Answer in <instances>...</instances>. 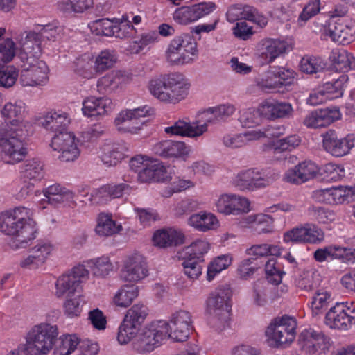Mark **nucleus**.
I'll return each mask as SVG.
<instances>
[{
  "instance_id": "nucleus-25",
  "label": "nucleus",
  "mask_w": 355,
  "mask_h": 355,
  "mask_svg": "<svg viewBox=\"0 0 355 355\" xmlns=\"http://www.w3.org/2000/svg\"><path fill=\"white\" fill-rule=\"evenodd\" d=\"M153 151L165 158H182L189 153L190 147L183 141L164 140L155 144Z\"/></svg>"
},
{
  "instance_id": "nucleus-34",
  "label": "nucleus",
  "mask_w": 355,
  "mask_h": 355,
  "mask_svg": "<svg viewBox=\"0 0 355 355\" xmlns=\"http://www.w3.org/2000/svg\"><path fill=\"white\" fill-rule=\"evenodd\" d=\"M44 195L49 204L57 206L64 202H71L74 198V193L69 189L55 184L44 191Z\"/></svg>"
},
{
  "instance_id": "nucleus-21",
  "label": "nucleus",
  "mask_w": 355,
  "mask_h": 355,
  "mask_svg": "<svg viewBox=\"0 0 355 355\" xmlns=\"http://www.w3.org/2000/svg\"><path fill=\"white\" fill-rule=\"evenodd\" d=\"M289 50V44L284 40L268 38L262 40L259 43V56L263 60V64L272 62Z\"/></svg>"
},
{
  "instance_id": "nucleus-48",
  "label": "nucleus",
  "mask_w": 355,
  "mask_h": 355,
  "mask_svg": "<svg viewBox=\"0 0 355 355\" xmlns=\"http://www.w3.org/2000/svg\"><path fill=\"white\" fill-rule=\"evenodd\" d=\"M75 71L85 78L89 79L94 77L97 73L92 56L85 53L78 58L75 62Z\"/></svg>"
},
{
  "instance_id": "nucleus-6",
  "label": "nucleus",
  "mask_w": 355,
  "mask_h": 355,
  "mask_svg": "<svg viewBox=\"0 0 355 355\" xmlns=\"http://www.w3.org/2000/svg\"><path fill=\"white\" fill-rule=\"evenodd\" d=\"M27 150L18 130L10 127H0V157L6 164L21 162Z\"/></svg>"
},
{
  "instance_id": "nucleus-41",
  "label": "nucleus",
  "mask_w": 355,
  "mask_h": 355,
  "mask_svg": "<svg viewBox=\"0 0 355 355\" xmlns=\"http://www.w3.org/2000/svg\"><path fill=\"white\" fill-rule=\"evenodd\" d=\"M148 87L150 93L160 101L173 103L171 97L169 99H166L167 97L165 98L166 96H163L165 94L169 95L171 93L167 84L166 76L150 80Z\"/></svg>"
},
{
  "instance_id": "nucleus-30",
  "label": "nucleus",
  "mask_w": 355,
  "mask_h": 355,
  "mask_svg": "<svg viewBox=\"0 0 355 355\" xmlns=\"http://www.w3.org/2000/svg\"><path fill=\"white\" fill-rule=\"evenodd\" d=\"M27 113L26 104L21 101L5 104L1 110V115L8 125L19 126L24 121Z\"/></svg>"
},
{
  "instance_id": "nucleus-60",
  "label": "nucleus",
  "mask_w": 355,
  "mask_h": 355,
  "mask_svg": "<svg viewBox=\"0 0 355 355\" xmlns=\"http://www.w3.org/2000/svg\"><path fill=\"white\" fill-rule=\"evenodd\" d=\"M147 315L148 308L142 304H136L128 309L124 318L140 327Z\"/></svg>"
},
{
  "instance_id": "nucleus-40",
  "label": "nucleus",
  "mask_w": 355,
  "mask_h": 355,
  "mask_svg": "<svg viewBox=\"0 0 355 355\" xmlns=\"http://www.w3.org/2000/svg\"><path fill=\"white\" fill-rule=\"evenodd\" d=\"M126 148L119 144H106L103 147L102 161L108 166H116L125 156Z\"/></svg>"
},
{
  "instance_id": "nucleus-45",
  "label": "nucleus",
  "mask_w": 355,
  "mask_h": 355,
  "mask_svg": "<svg viewBox=\"0 0 355 355\" xmlns=\"http://www.w3.org/2000/svg\"><path fill=\"white\" fill-rule=\"evenodd\" d=\"M253 130L239 134H227L223 137V144L230 148H242L249 142L255 141Z\"/></svg>"
},
{
  "instance_id": "nucleus-39",
  "label": "nucleus",
  "mask_w": 355,
  "mask_h": 355,
  "mask_svg": "<svg viewBox=\"0 0 355 355\" xmlns=\"http://www.w3.org/2000/svg\"><path fill=\"white\" fill-rule=\"evenodd\" d=\"M125 80L121 71H112L100 78L97 81V90L101 94L110 92L117 89Z\"/></svg>"
},
{
  "instance_id": "nucleus-46",
  "label": "nucleus",
  "mask_w": 355,
  "mask_h": 355,
  "mask_svg": "<svg viewBox=\"0 0 355 355\" xmlns=\"http://www.w3.org/2000/svg\"><path fill=\"white\" fill-rule=\"evenodd\" d=\"M348 81V76L345 74H340L337 78H334L331 81L325 82L322 87L324 92L329 94L330 99L339 98L343 96L344 88Z\"/></svg>"
},
{
  "instance_id": "nucleus-33",
  "label": "nucleus",
  "mask_w": 355,
  "mask_h": 355,
  "mask_svg": "<svg viewBox=\"0 0 355 355\" xmlns=\"http://www.w3.org/2000/svg\"><path fill=\"white\" fill-rule=\"evenodd\" d=\"M188 224L200 232H207L216 230L219 227L217 217L211 212L200 211L192 214L188 218Z\"/></svg>"
},
{
  "instance_id": "nucleus-63",
  "label": "nucleus",
  "mask_w": 355,
  "mask_h": 355,
  "mask_svg": "<svg viewBox=\"0 0 355 355\" xmlns=\"http://www.w3.org/2000/svg\"><path fill=\"white\" fill-rule=\"evenodd\" d=\"M18 72L13 66L0 65V85L4 87H12L16 82Z\"/></svg>"
},
{
  "instance_id": "nucleus-24",
  "label": "nucleus",
  "mask_w": 355,
  "mask_h": 355,
  "mask_svg": "<svg viewBox=\"0 0 355 355\" xmlns=\"http://www.w3.org/2000/svg\"><path fill=\"white\" fill-rule=\"evenodd\" d=\"M318 171L319 168L315 163L304 161L286 171L284 179L290 183L302 184L315 178Z\"/></svg>"
},
{
  "instance_id": "nucleus-32",
  "label": "nucleus",
  "mask_w": 355,
  "mask_h": 355,
  "mask_svg": "<svg viewBox=\"0 0 355 355\" xmlns=\"http://www.w3.org/2000/svg\"><path fill=\"white\" fill-rule=\"evenodd\" d=\"M184 239V236L182 231L170 227L156 231L153 240L155 245L166 248L182 244Z\"/></svg>"
},
{
  "instance_id": "nucleus-15",
  "label": "nucleus",
  "mask_w": 355,
  "mask_h": 355,
  "mask_svg": "<svg viewBox=\"0 0 355 355\" xmlns=\"http://www.w3.org/2000/svg\"><path fill=\"white\" fill-rule=\"evenodd\" d=\"M193 329L190 312L180 310L172 314L168 323V338L177 341H185Z\"/></svg>"
},
{
  "instance_id": "nucleus-22",
  "label": "nucleus",
  "mask_w": 355,
  "mask_h": 355,
  "mask_svg": "<svg viewBox=\"0 0 355 355\" xmlns=\"http://www.w3.org/2000/svg\"><path fill=\"white\" fill-rule=\"evenodd\" d=\"M340 117L341 114L338 107H327L309 114L304 121V124L308 128H319L329 125Z\"/></svg>"
},
{
  "instance_id": "nucleus-64",
  "label": "nucleus",
  "mask_w": 355,
  "mask_h": 355,
  "mask_svg": "<svg viewBox=\"0 0 355 355\" xmlns=\"http://www.w3.org/2000/svg\"><path fill=\"white\" fill-rule=\"evenodd\" d=\"M184 261L182 266L184 273L191 279H197L202 273L200 263L203 261H198L191 257H182Z\"/></svg>"
},
{
  "instance_id": "nucleus-31",
  "label": "nucleus",
  "mask_w": 355,
  "mask_h": 355,
  "mask_svg": "<svg viewBox=\"0 0 355 355\" xmlns=\"http://www.w3.org/2000/svg\"><path fill=\"white\" fill-rule=\"evenodd\" d=\"M259 110L268 119H275L288 116L291 114L293 108L288 103L268 100L261 105Z\"/></svg>"
},
{
  "instance_id": "nucleus-20",
  "label": "nucleus",
  "mask_w": 355,
  "mask_h": 355,
  "mask_svg": "<svg viewBox=\"0 0 355 355\" xmlns=\"http://www.w3.org/2000/svg\"><path fill=\"white\" fill-rule=\"evenodd\" d=\"M144 15V12L139 10L125 12L122 15L120 22L117 24H114L113 36L120 39L134 37L137 34V29L133 24H141Z\"/></svg>"
},
{
  "instance_id": "nucleus-4",
  "label": "nucleus",
  "mask_w": 355,
  "mask_h": 355,
  "mask_svg": "<svg viewBox=\"0 0 355 355\" xmlns=\"http://www.w3.org/2000/svg\"><path fill=\"white\" fill-rule=\"evenodd\" d=\"M232 291L227 286L216 289L207 300L209 324L216 330H222L230 319L232 310Z\"/></svg>"
},
{
  "instance_id": "nucleus-3",
  "label": "nucleus",
  "mask_w": 355,
  "mask_h": 355,
  "mask_svg": "<svg viewBox=\"0 0 355 355\" xmlns=\"http://www.w3.org/2000/svg\"><path fill=\"white\" fill-rule=\"evenodd\" d=\"M58 336L56 325L41 323L28 333L26 343L18 346L12 355H46L55 345Z\"/></svg>"
},
{
  "instance_id": "nucleus-59",
  "label": "nucleus",
  "mask_w": 355,
  "mask_h": 355,
  "mask_svg": "<svg viewBox=\"0 0 355 355\" xmlns=\"http://www.w3.org/2000/svg\"><path fill=\"white\" fill-rule=\"evenodd\" d=\"M331 302V294L326 291H318L312 297L311 310L313 315L320 314Z\"/></svg>"
},
{
  "instance_id": "nucleus-61",
  "label": "nucleus",
  "mask_w": 355,
  "mask_h": 355,
  "mask_svg": "<svg viewBox=\"0 0 355 355\" xmlns=\"http://www.w3.org/2000/svg\"><path fill=\"white\" fill-rule=\"evenodd\" d=\"M324 64L320 58L306 57L303 58L300 62V69L307 74L317 73L321 71Z\"/></svg>"
},
{
  "instance_id": "nucleus-14",
  "label": "nucleus",
  "mask_w": 355,
  "mask_h": 355,
  "mask_svg": "<svg viewBox=\"0 0 355 355\" xmlns=\"http://www.w3.org/2000/svg\"><path fill=\"white\" fill-rule=\"evenodd\" d=\"M355 137L347 135L339 137L334 130H329L322 135V146L324 150L335 157H341L349 153L354 146Z\"/></svg>"
},
{
  "instance_id": "nucleus-11",
  "label": "nucleus",
  "mask_w": 355,
  "mask_h": 355,
  "mask_svg": "<svg viewBox=\"0 0 355 355\" xmlns=\"http://www.w3.org/2000/svg\"><path fill=\"white\" fill-rule=\"evenodd\" d=\"M324 322L331 329H349L355 324V303L337 302L326 313Z\"/></svg>"
},
{
  "instance_id": "nucleus-27",
  "label": "nucleus",
  "mask_w": 355,
  "mask_h": 355,
  "mask_svg": "<svg viewBox=\"0 0 355 355\" xmlns=\"http://www.w3.org/2000/svg\"><path fill=\"white\" fill-rule=\"evenodd\" d=\"M37 123L47 130L66 132L64 130L70 123L67 113L62 111H51L37 119Z\"/></svg>"
},
{
  "instance_id": "nucleus-8",
  "label": "nucleus",
  "mask_w": 355,
  "mask_h": 355,
  "mask_svg": "<svg viewBox=\"0 0 355 355\" xmlns=\"http://www.w3.org/2000/svg\"><path fill=\"white\" fill-rule=\"evenodd\" d=\"M166 338H168V323L165 320L153 322L134 342L133 347L139 353L150 352Z\"/></svg>"
},
{
  "instance_id": "nucleus-52",
  "label": "nucleus",
  "mask_w": 355,
  "mask_h": 355,
  "mask_svg": "<svg viewBox=\"0 0 355 355\" xmlns=\"http://www.w3.org/2000/svg\"><path fill=\"white\" fill-rule=\"evenodd\" d=\"M85 302L80 293L74 296H67L63 302L64 314L69 318L78 317L82 312L83 305Z\"/></svg>"
},
{
  "instance_id": "nucleus-44",
  "label": "nucleus",
  "mask_w": 355,
  "mask_h": 355,
  "mask_svg": "<svg viewBox=\"0 0 355 355\" xmlns=\"http://www.w3.org/2000/svg\"><path fill=\"white\" fill-rule=\"evenodd\" d=\"M86 266L90 269L92 274L96 277H105L113 270V264L110 258L106 256L87 261Z\"/></svg>"
},
{
  "instance_id": "nucleus-43",
  "label": "nucleus",
  "mask_w": 355,
  "mask_h": 355,
  "mask_svg": "<svg viewBox=\"0 0 355 355\" xmlns=\"http://www.w3.org/2000/svg\"><path fill=\"white\" fill-rule=\"evenodd\" d=\"M137 296L138 288L137 286L124 285L116 292L113 297V302L116 306L126 308Z\"/></svg>"
},
{
  "instance_id": "nucleus-26",
  "label": "nucleus",
  "mask_w": 355,
  "mask_h": 355,
  "mask_svg": "<svg viewBox=\"0 0 355 355\" xmlns=\"http://www.w3.org/2000/svg\"><path fill=\"white\" fill-rule=\"evenodd\" d=\"M167 84L168 85L171 94H164L166 99L171 98L173 104L184 99L188 95L190 84L187 78L181 73H173L166 75Z\"/></svg>"
},
{
  "instance_id": "nucleus-47",
  "label": "nucleus",
  "mask_w": 355,
  "mask_h": 355,
  "mask_svg": "<svg viewBox=\"0 0 355 355\" xmlns=\"http://www.w3.org/2000/svg\"><path fill=\"white\" fill-rule=\"evenodd\" d=\"M282 248L277 245L268 243L257 244L246 250V254L250 259L255 260L268 255L278 257L281 254Z\"/></svg>"
},
{
  "instance_id": "nucleus-49",
  "label": "nucleus",
  "mask_w": 355,
  "mask_h": 355,
  "mask_svg": "<svg viewBox=\"0 0 355 355\" xmlns=\"http://www.w3.org/2000/svg\"><path fill=\"white\" fill-rule=\"evenodd\" d=\"M209 250V244L207 241L198 239L183 249L182 257L204 261L203 257Z\"/></svg>"
},
{
  "instance_id": "nucleus-5",
  "label": "nucleus",
  "mask_w": 355,
  "mask_h": 355,
  "mask_svg": "<svg viewBox=\"0 0 355 355\" xmlns=\"http://www.w3.org/2000/svg\"><path fill=\"white\" fill-rule=\"evenodd\" d=\"M197 56V43L187 34L175 37L170 41L165 51L166 60L172 65L191 64Z\"/></svg>"
},
{
  "instance_id": "nucleus-7",
  "label": "nucleus",
  "mask_w": 355,
  "mask_h": 355,
  "mask_svg": "<svg viewBox=\"0 0 355 355\" xmlns=\"http://www.w3.org/2000/svg\"><path fill=\"white\" fill-rule=\"evenodd\" d=\"M296 320L288 315L276 318L266 330V336L269 346L272 347H284L291 343L295 337Z\"/></svg>"
},
{
  "instance_id": "nucleus-19",
  "label": "nucleus",
  "mask_w": 355,
  "mask_h": 355,
  "mask_svg": "<svg viewBox=\"0 0 355 355\" xmlns=\"http://www.w3.org/2000/svg\"><path fill=\"white\" fill-rule=\"evenodd\" d=\"M250 202L245 198L230 194L221 195L216 202V209L225 215H238L248 212Z\"/></svg>"
},
{
  "instance_id": "nucleus-12",
  "label": "nucleus",
  "mask_w": 355,
  "mask_h": 355,
  "mask_svg": "<svg viewBox=\"0 0 355 355\" xmlns=\"http://www.w3.org/2000/svg\"><path fill=\"white\" fill-rule=\"evenodd\" d=\"M299 349L307 354H326L330 348V338L313 329L303 330L297 339Z\"/></svg>"
},
{
  "instance_id": "nucleus-38",
  "label": "nucleus",
  "mask_w": 355,
  "mask_h": 355,
  "mask_svg": "<svg viewBox=\"0 0 355 355\" xmlns=\"http://www.w3.org/2000/svg\"><path fill=\"white\" fill-rule=\"evenodd\" d=\"M20 173L24 181L29 180L34 184L44 178V164L37 159L26 160Z\"/></svg>"
},
{
  "instance_id": "nucleus-56",
  "label": "nucleus",
  "mask_w": 355,
  "mask_h": 355,
  "mask_svg": "<svg viewBox=\"0 0 355 355\" xmlns=\"http://www.w3.org/2000/svg\"><path fill=\"white\" fill-rule=\"evenodd\" d=\"M140 327L124 318L119 327L117 335L118 341L122 345L127 344L135 337Z\"/></svg>"
},
{
  "instance_id": "nucleus-36",
  "label": "nucleus",
  "mask_w": 355,
  "mask_h": 355,
  "mask_svg": "<svg viewBox=\"0 0 355 355\" xmlns=\"http://www.w3.org/2000/svg\"><path fill=\"white\" fill-rule=\"evenodd\" d=\"M93 0H59L58 10L67 16L83 14L93 7Z\"/></svg>"
},
{
  "instance_id": "nucleus-51",
  "label": "nucleus",
  "mask_w": 355,
  "mask_h": 355,
  "mask_svg": "<svg viewBox=\"0 0 355 355\" xmlns=\"http://www.w3.org/2000/svg\"><path fill=\"white\" fill-rule=\"evenodd\" d=\"M117 60L116 53L112 50L105 49L101 51L95 58L96 72L102 73L112 68Z\"/></svg>"
},
{
  "instance_id": "nucleus-54",
  "label": "nucleus",
  "mask_w": 355,
  "mask_h": 355,
  "mask_svg": "<svg viewBox=\"0 0 355 355\" xmlns=\"http://www.w3.org/2000/svg\"><path fill=\"white\" fill-rule=\"evenodd\" d=\"M158 34L155 31H148L140 35L137 40H133L129 45L132 53L138 54L146 47L157 42Z\"/></svg>"
},
{
  "instance_id": "nucleus-57",
  "label": "nucleus",
  "mask_w": 355,
  "mask_h": 355,
  "mask_svg": "<svg viewBox=\"0 0 355 355\" xmlns=\"http://www.w3.org/2000/svg\"><path fill=\"white\" fill-rule=\"evenodd\" d=\"M114 23L107 18H102L90 22L88 24L91 31L96 35L112 37L114 33Z\"/></svg>"
},
{
  "instance_id": "nucleus-18",
  "label": "nucleus",
  "mask_w": 355,
  "mask_h": 355,
  "mask_svg": "<svg viewBox=\"0 0 355 355\" xmlns=\"http://www.w3.org/2000/svg\"><path fill=\"white\" fill-rule=\"evenodd\" d=\"M148 275L146 259L139 254L128 257L121 270V278L125 282L137 283Z\"/></svg>"
},
{
  "instance_id": "nucleus-55",
  "label": "nucleus",
  "mask_w": 355,
  "mask_h": 355,
  "mask_svg": "<svg viewBox=\"0 0 355 355\" xmlns=\"http://www.w3.org/2000/svg\"><path fill=\"white\" fill-rule=\"evenodd\" d=\"M231 263L232 259L228 255H221L215 258L207 267V279L209 282L212 281L222 270L227 268Z\"/></svg>"
},
{
  "instance_id": "nucleus-53",
  "label": "nucleus",
  "mask_w": 355,
  "mask_h": 355,
  "mask_svg": "<svg viewBox=\"0 0 355 355\" xmlns=\"http://www.w3.org/2000/svg\"><path fill=\"white\" fill-rule=\"evenodd\" d=\"M56 341L54 355H70L79 344L78 338L74 335L61 336Z\"/></svg>"
},
{
  "instance_id": "nucleus-10",
  "label": "nucleus",
  "mask_w": 355,
  "mask_h": 355,
  "mask_svg": "<svg viewBox=\"0 0 355 355\" xmlns=\"http://www.w3.org/2000/svg\"><path fill=\"white\" fill-rule=\"evenodd\" d=\"M332 41L347 45L355 40V21L349 17L330 19L321 30Z\"/></svg>"
},
{
  "instance_id": "nucleus-42",
  "label": "nucleus",
  "mask_w": 355,
  "mask_h": 355,
  "mask_svg": "<svg viewBox=\"0 0 355 355\" xmlns=\"http://www.w3.org/2000/svg\"><path fill=\"white\" fill-rule=\"evenodd\" d=\"M331 60L334 67L337 71H347L355 67V58L344 49L333 51Z\"/></svg>"
},
{
  "instance_id": "nucleus-1",
  "label": "nucleus",
  "mask_w": 355,
  "mask_h": 355,
  "mask_svg": "<svg viewBox=\"0 0 355 355\" xmlns=\"http://www.w3.org/2000/svg\"><path fill=\"white\" fill-rule=\"evenodd\" d=\"M21 58L24 60L19 81L23 86L35 87L46 84L49 80V69L39 59L42 46L35 32L28 33L21 44Z\"/></svg>"
},
{
  "instance_id": "nucleus-16",
  "label": "nucleus",
  "mask_w": 355,
  "mask_h": 355,
  "mask_svg": "<svg viewBox=\"0 0 355 355\" xmlns=\"http://www.w3.org/2000/svg\"><path fill=\"white\" fill-rule=\"evenodd\" d=\"M271 179L257 168L240 171L234 179V184L241 191H254L270 184Z\"/></svg>"
},
{
  "instance_id": "nucleus-35",
  "label": "nucleus",
  "mask_w": 355,
  "mask_h": 355,
  "mask_svg": "<svg viewBox=\"0 0 355 355\" xmlns=\"http://www.w3.org/2000/svg\"><path fill=\"white\" fill-rule=\"evenodd\" d=\"M144 121L132 116L130 111H121L116 117L114 124L119 132L135 134L141 128Z\"/></svg>"
},
{
  "instance_id": "nucleus-9",
  "label": "nucleus",
  "mask_w": 355,
  "mask_h": 355,
  "mask_svg": "<svg viewBox=\"0 0 355 355\" xmlns=\"http://www.w3.org/2000/svg\"><path fill=\"white\" fill-rule=\"evenodd\" d=\"M89 278V271L83 265L73 267L69 273L60 276L55 282V295L58 298L74 296L81 293L82 284Z\"/></svg>"
},
{
  "instance_id": "nucleus-62",
  "label": "nucleus",
  "mask_w": 355,
  "mask_h": 355,
  "mask_svg": "<svg viewBox=\"0 0 355 355\" xmlns=\"http://www.w3.org/2000/svg\"><path fill=\"white\" fill-rule=\"evenodd\" d=\"M265 271L267 279L273 284H278L282 282L284 272L277 266L276 259L272 258L265 264Z\"/></svg>"
},
{
  "instance_id": "nucleus-58",
  "label": "nucleus",
  "mask_w": 355,
  "mask_h": 355,
  "mask_svg": "<svg viewBox=\"0 0 355 355\" xmlns=\"http://www.w3.org/2000/svg\"><path fill=\"white\" fill-rule=\"evenodd\" d=\"M257 85L264 91L281 87V83L279 82L277 76L276 67H271L258 78Z\"/></svg>"
},
{
  "instance_id": "nucleus-29",
  "label": "nucleus",
  "mask_w": 355,
  "mask_h": 355,
  "mask_svg": "<svg viewBox=\"0 0 355 355\" xmlns=\"http://www.w3.org/2000/svg\"><path fill=\"white\" fill-rule=\"evenodd\" d=\"M164 132L171 135L196 138L207 132V126L206 125H198L195 123H191L183 120H178L173 125L165 128Z\"/></svg>"
},
{
  "instance_id": "nucleus-13",
  "label": "nucleus",
  "mask_w": 355,
  "mask_h": 355,
  "mask_svg": "<svg viewBox=\"0 0 355 355\" xmlns=\"http://www.w3.org/2000/svg\"><path fill=\"white\" fill-rule=\"evenodd\" d=\"M324 240V233L318 226L305 224L286 232L283 235L284 243L298 244H320Z\"/></svg>"
},
{
  "instance_id": "nucleus-2",
  "label": "nucleus",
  "mask_w": 355,
  "mask_h": 355,
  "mask_svg": "<svg viewBox=\"0 0 355 355\" xmlns=\"http://www.w3.org/2000/svg\"><path fill=\"white\" fill-rule=\"evenodd\" d=\"M31 211L24 207H17L0 214V230L6 235L15 236L20 244H27L35 239L37 228L30 218Z\"/></svg>"
},
{
  "instance_id": "nucleus-23",
  "label": "nucleus",
  "mask_w": 355,
  "mask_h": 355,
  "mask_svg": "<svg viewBox=\"0 0 355 355\" xmlns=\"http://www.w3.org/2000/svg\"><path fill=\"white\" fill-rule=\"evenodd\" d=\"M112 109V101L107 97L91 96L82 102V112L87 117L103 116L111 112Z\"/></svg>"
},
{
  "instance_id": "nucleus-17",
  "label": "nucleus",
  "mask_w": 355,
  "mask_h": 355,
  "mask_svg": "<svg viewBox=\"0 0 355 355\" xmlns=\"http://www.w3.org/2000/svg\"><path fill=\"white\" fill-rule=\"evenodd\" d=\"M51 147L60 153L59 159L62 162H73L80 155L75 136L71 132H60L51 140Z\"/></svg>"
},
{
  "instance_id": "nucleus-37",
  "label": "nucleus",
  "mask_w": 355,
  "mask_h": 355,
  "mask_svg": "<svg viewBox=\"0 0 355 355\" xmlns=\"http://www.w3.org/2000/svg\"><path fill=\"white\" fill-rule=\"evenodd\" d=\"M123 230L121 224H117L112 214L100 213L97 217V224L95 227L96 233L101 236H111Z\"/></svg>"
},
{
  "instance_id": "nucleus-28",
  "label": "nucleus",
  "mask_w": 355,
  "mask_h": 355,
  "mask_svg": "<svg viewBox=\"0 0 355 355\" xmlns=\"http://www.w3.org/2000/svg\"><path fill=\"white\" fill-rule=\"evenodd\" d=\"M167 180V169L160 162L151 159L137 174L140 183L164 182Z\"/></svg>"
},
{
  "instance_id": "nucleus-50",
  "label": "nucleus",
  "mask_w": 355,
  "mask_h": 355,
  "mask_svg": "<svg viewBox=\"0 0 355 355\" xmlns=\"http://www.w3.org/2000/svg\"><path fill=\"white\" fill-rule=\"evenodd\" d=\"M329 204H342L355 195V185L329 188Z\"/></svg>"
}]
</instances>
